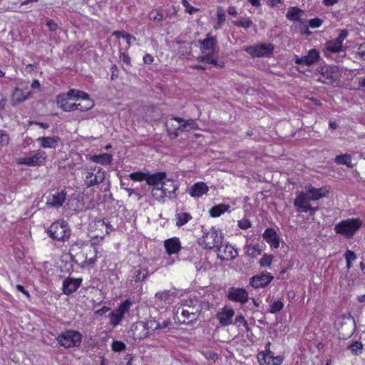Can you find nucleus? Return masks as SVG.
<instances>
[{"label": "nucleus", "mask_w": 365, "mask_h": 365, "mask_svg": "<svg viewBox=\"0 0 365 365\" xmlns=\"http://www.w3.org/2000/svg\"><path fill=\"white\" fill-rule=\"evenodd\" d=\"M215 55H211L210 58H205V63L212 64L217 68H222L225 67V62L223 61H219L214 57Z\"/></svg>", "instance_id": "49"}, {"label": "nucleus", "mask_w": 365, "mask_h": 365, "mask_svg": "<svg viewBox=\"0 0 365 365\" xmlns=\"http://www.w3.org/2000/svg\"><path fill=\"white\" fill-rule=\"evenodd\" d=\"M167 177L165 172H157L153 174L147 173L145 181L147 185L154 187H159Z\"/></svg>", "instance_id": "22"}, {"label": "nucleus", "mask_w": 365, "mask_h": 365, "mask_svg": "<svg viewBox=\"0 0 365 365\" xmlns=\"http://www.w3.org/2000/svg\"><path fill=\"white\" fill-rule=\"evenodd\" d=\"M309 26L308 24H307L305 20H300L297 22V25L295 26V30L300 33L301 34L302 32L306 30L307 27Z\"/></svg>", "instance_id": "57"}, {"label": "nucleus", "mask_w": 365, "mask_h": 365, "mask_svg": "<svg viewBox=\"0 0 365 365\" xmlns=\"http://www.w3.org/2000/svg\"><path fill=\"white\" fill-rule=\"evenodd\" d=\"M329 190L326 187L315 188L312 185H309L307 188V194L311 201L318 200L327 196Z\"/></svg>", "instance_id": "24"}, {"label": "nucleus", "mask_w": 365, "mask_h": 365, "mask_svg": "<svg viewBox=\"0 0 365 365\" xmlns=\"http://www.w3.org/2000/svg\"><path fill=\"white\" fill-rule=\"evenodd\" d=\"M182 306H184L187 309L192 313V319H190V320L187 322V324H192L194 322L197 320L199 318V304L198 298L197 297L183 299L182 301Z\"/></svg>", "instance_id": "16"}, {"label": "nucleus", "mask_w": 365, "mask_h": 365, "mask_svg": "<svg viewBox=\"0 0 365 365\" xmlns=\"http://www.w3.org/2000/svg\"><path fill=\"white\" fill-rule=\"evenodd\" d=\"M202 354L206 359L213 361L214 362L218 359V355L214 351H202Z\"/></svg>", "instance_id": "58"}, {"label": "nucleus", "mask_w": 365, "mask_h": 365, "mask_svg": "<svg viewBox=\"0 0 365 365\" xmlns=\"http://www.w3.org/2000/svg\"><path fill=\"white\" fill-rule=\"evenodd\" d=\"M323 23H324L323 19L317 17V18H314V19L309 20L308 25L309 27H311L312 29H317V28L320 27Z\"/></svg>", "instance_id": "54"}, {"label": "nucleus", "mask_w": 365, "mask_h": 365, "mask_svg": "<svg viewBox=\"0 0 365 365\" xmlns=\"http://www.w3.org/2000/svg\"><path fill=\"white\" fill-rule=\"evenodd\" d=\"M9 135L0 130V145L6 146L9 143Z\"/></svg>", "instance_id": "59"}, {"label": "nucleus", "mask_w": 365, "mask_h": 365, "mask_svg": "<svg viewBox=\"0 0 365 365\" xmlns=\"http://www.w3.org/2000/svg\"><path fill=\"white\" fill-rule=\"evenodd\" d=\"M262 237L271 247L277 249L279 247L280 238L274 228H267L263 232Z\"/></svg>", "instance_id": "20"}, {"label": "nucleus", "mask_w": 365, "mask_h": 365, "mask_svg": "<svg viewBox=\"0 0 365 365\" xmlns=\"http://www.w3.org/2000/svg\"><path fill=\"white\" fill-rule=\"evenodd\" d=\"M69 98V96L66 95L65 93L58 94L56 97V104L58 107L65 112H71L75 110L84 112L89 110L94 106V102L93 100H88L83 103H70L68 102Z\"/></svg>", "instance_id": "2"}, {"label": "nucleus", "mask_w": 365, "mask_h": 365, "mask_svg": "<svg viewBox=\"0 0 365 365\" xmlns=\"http://www.w3.org/2000/svg\"><path fill=\"white\" fill-rule=\"evenodd\" d=\"M173 120L178 123V125L177 126L174 125L173 123L170 125L175 130H178L179 132H188L185 119L180 117H173L170 119L168 123H170Z\"/></svg>", "instance_id": "37"}, {"label": "nucleus", "mask_w": 365, "mask_h": 365, "mask_svg": "<svg viewBox=\"0 0 365 365\" xmlns=\"http://www.w3.org/2000/svg\"><path fill=\"white\" fill-rule=\"evenodd\" d=\"M273 255H268L264 254L263 255L262 257L259 260V265L262 267H270L273 260Z\"/></svg>", "instance_id": "50"}, {"label": "nucleus", "mask_w": 365, "mask_h": 365, "mask_svg": "<svg viewBox=\"0 0 365 365\" xmlns=\"http://www.w3.org/2000/svg\"><path fill=\"white\" fill-rule=\"evenodd\" d=\"M222 235H219L218 230L212 227L209 230H203V235L199 239L200 245L205 249L217 248L222 244Z\"/></svg>", "instance_id": "6"}, {"label": "nucleus", "mask_w": 365, "mask_h": 365, "mask_svg": "<svg viewBox=\"0 0 365 365\" xmlns=\"http://www.w3.org/2000/svg\"><path fill=\"white\" fill-rule=\"evenodd\" d=\"M274 279V277L268 272H262L252 277L250 279V285L255 288L266 287Z\"/></svg>", "instance_id": "12"}, {"label": "nucleus", "mask_w": 365, "mask_h": 365, "mask_svg": "<svg viewBox=\"0 0 365 365\" xmlns=\"http://www.w3.org/2000/svg\"><path fill=\"white\" fill-rule=\"evenodd\" d=\"M112 350L115 352H120L125 349V344L121 341H113L111 345Z\"/></svg>", "instance_id": "52"}, {"label": "nucleus", "mask_w": 365, "mask_h": 365, "mask_svg": "<svg viewBox=\"0 0 365 365\" xmlns=\"http://www.w3.org/2000/svg\"><path fill=\"white\" fill-rule=\"evenodd\" d=\"M198 304H199V317L204 313L205 311H208L210 308L212 307L213 304L208 301L201 300L198 298Z\"/></svg>", "instance_id": "47"}, {"label": "nucleus", "mask_w": 365, "mask_h": 365, "mask_svg": "<svg viewBox=\"0 0 365 365\" xmlns=\"http://www.w3.org/2000/svg\"><path fill=\"white\" fill-rule=\"evenodd\" d=\"M132 305V302L129 299H126L123 302H122L115 310L120 315L123 316L126 312H128Z\"/></svg>", "instance_id": "46"}, {"label": "nucleus", "mask_w": 365, "mask_h": 365, "mask_svg": "<svg viewBox=\"0 0 365 365\" xmlns=\"http://www.w3.org/2000/svg\"><path fill=\"white\" fill-rule=\"evenodd\" d=\"M187 128L188 131L190 130H195L199 128L197 123H196L195 120L194 119H188L185 120Z\"/></svg>", "instance_id": "62"}, {"label": "nucleus", "mask_w": 365, "mask_h": 365, "mask_svg": "<svg viewBox=\"0 0 365 365\" xmlns=\"http://www.w3.org/2000/svg\"><path fill=\"white\" fill-rule=\"evenodd\" d=\"M153 11L149 14V17L152 19L154 21L160 22L163 20V14L160 11H157L156 14L152 16Z\"/></svg>", "instance_id": "64"}, {"label": "nucleus", "mask_w": 365, "mask_h": 365, "mask_svg": "<svg viewBox=\"0 0 365 365\" xmlns=\"http://www.w3.org/2000/svg\"><path fill=\"white\" fill-rule=\"evenodd\" d=\"M150 329L153 331L159 329V322L154 319H150L145 322H138L134 323L130 327V336L135 340H141L148 337Z\"/></svg>", "instance_id": "3"}, {"label": "nucleus", "mask_w": 365, "mask_h": 365, "mask_svg": "<svg viewBox=\"0 0 365 365\" xmlns=\"http://www.w3.org/2000/svg\"><path fill=\"white\" fill-rule=\"evenodd\" d=\"M230 206L226 204H220L212 207L209 213L212 217H217L230 209Z\"/></svg>", "instance_id": "33"}, {"label": "nucleus", "mask_w": 365, "mask_h": 365, "mask_svg": "<svg viewBox=\"0 0 365 365\" xmlns=\"http://www.w3.org/2000/svg\"><path fill=\"white\" fill-rule=\"evenodd\" d=\"M334 162L338 165H346L348 168H353L354 165L351 163V155L350 154H342L336 155Z\"/></svg>", "instance_id": "35"}, {"label": "nucleus", "mask_w": 365, "mask_h": 365, "mask_svg": "<svg viewBox=\"0 0 365 365\" xmlns=\"http://www.w3.org/2000/svg\"><path fill=\"white\" fill-rule=\"evenodd\" d=\"M363 348H364L363 344L358 341H352L347 346V349L349 350L350 352L355 356L360 355L362 353Z\"/></svg>", "instance_id": "39"}, {"label": "nucleus", "mask_w": 365, "mask_h": 365, "mask_svg": "<svg viewBox=\"0 0 365 365\" xmlns=\"http://www.w3.org/2000/svg\"><path fill=\"white\" fill-rule=\"evenodd\" d=\"M320 58L319 52L315 49L309 51L307 55L299 57L297 55L294 56V63L297 65H306L311 66L317 63Z\"/></svg>", "instance_id": "13"}, {"label": "nucleus", "mask_w": 365, "mask_h": 365, "mask_svg": "<svg viewBox=\"0 0 365 365\" xmlns=\"http://www.w3.org/2000/svg\"><path fill=\"white\" fill-rule=\"evenodd\" d=\"M65 93L69 96V98H73L77 99L81 98L84 101L91 100L89 97V95L87 93L80 90L70 89L67 93Z\"/></svg>", "instance_id": "36"}, {"label": "nucleus", "mask_w": 365, "mask_h": 365, "mask_svg": "<svg viewBox=\"0 0 365 365\" xmlns=\"http://www.w3.org/2000/svg\"><path fill=\"white\" fill-rule=\"evenodd\" d=\"M161 187L167 197L170 200L177 197L176 190L179 187V185L177 181H175L172 178H167L166 177L162 183Z\"/></svg>", "instance_id": "18"}, {"label": "nucleus", "mask_w": 365, "mask_h": 365, "mask_svg": "<svg viewBox=\"0 0 365 365\" xmlns=\"http://www.w3.org/2000/svg\"><path fill=\"white\" fill-rule=\"evenodd\" d=\"M362 223V220L359 218H349L336 224L334 231L336 234L351 238L360 229Z\"/></svg>", "instance_id": "4"}, {"label": "nucleus", "mask_w": 365, "mask_h": 365, "mask_svg": "<svg viewBox=\"0 0 365 365\" xmlns=\"http://www.w3.org/2000/svg\"><path fill=\"white\" fill-rule=\"evenodd\" d=\"M349 32L346 29H341L339 31V34L337 38H336L334 40L338 42L339 44L343 45V41L346 39V38L348 36Z\"/></svg>", "instance_id": "56"}, {"label": "nucleus", "mask_w": 365, "mask_h": 365, "mask_svg": "<svg viewBox=\"0 0 365 365\" xmlns=\"http://www.w3.org/2000/svg\"><path fill=\"white\" fill-rule=\"evenodd\" d=\"M108 317L110 318V324L113 327L119 324L122 319L124 318V317L120 315L118 312H117L115 309L110 312Z\"/></svg>", "instance_id": "45"}, {"label": "nucleus", "mask_w": 365, "mask_h": 365, "mask_svg": "<svg viewBox=\"0 0 365 365\" xmlns=\"http://www.w3.org/2000/svg\"><path fill=\"white\" fill-rule=\"evenodd\" d=\"M164 246L166 252L170 255L177 254L181 248L180 242L177 237L166 240L164 242Z\"/></svg>", "instance_id": "26"}, {"label": "nucleus", "mask_w": 365, "mask_h": 365, "mask_svg": "<svg viewBox=\"0 0 365 365\" xmlns=\"http://www.w3.org/2000/svg\"><path fill=\"white\" fill-rule=\"evenodd\" d=\"M45 161V153L41 150L36 151L33 156L20 158L17 159L18 164L26 165L28 166H39L43 165Z\"/></svg>", "instance_id": "11"}, {"label": "nucleus", "mask_w": 365, "mask_h": 365, "mask_svg": "<svg viewBox=\"0 0 365 365\" xmlns=\"http://www.w3.org/2000/svg\"><path fill=\"white\" fill-rule=\"evenodd\" d=\"M82 282L81 278H71L67 277L62 284V291L63 294L70 295L75 292L81 286Z\"/></svg>", "instance_id": "19"}, {"label": "nucleus", "mask_w": 365, "mask_h": 365, "mask_svg": "<svg viewBox=\"0 0 365 365\" xmlns=\"http://www.w3.org/2000/svg\"><path fill=\"white\" fill-rule=\"evenodd\" d=\"M302 13L303 11L298 7H290L286 14V17L290 21L298 22L299 21L302 20L300 15Z\"/></svg>", "instance_id": "32"}, {"label": "nucleus", "mask_w": 365, "mask_h": 365, "mask_svg": "<svg viewBox=\"0 0 365 365\" xmlns=\"http://www.w3.org/2000/svg\"><path fill=\"white\" fill-rule=\"evenodd\" d=\"M274 45L272 43H259L244 47V51L253 58L271 57L274 52Z\"/></svg>", "instance_id": "9"}, {"label": "nucleus", "mask_w": 365, "mask_h": 365, "mask_svg": "<svg viewBox=\"0 0 365 365\" xmlns=\"http://www.w3.org/2000/svg\"><path fill=\"white\" fill-rule=\"evenodd\" d=\"M149 272L147 268H138L133 272V279L135 282H143L148 276Z\"/></svg>", "instance_id": "38"}, {"label": "nucleus", "mask_w": 365, "mask_h": 365, "mask_svg": "<svg viewBox=\"0 0 365 365\" xmlns=\"http://www.w3.org/2000/svg\"><path fill=\"white\" fill-rule=\"evenodd\" d=\"M37 141L40 143V145L43 148H56L59 142L61 141V138L58 136L53 137H39L37 139Z\"/></svg>", "instance_id": "28"}, {"label": "nucleus", "mask_w": 365, "mask_h": 365, "mask_svg": "<svg viewBox=\"0 0 365 365\" xmlns=\"http://www.w3.org/2000/svg\"><path fill=\"white\" fill-rule=\"evenodd\" d=\"M208 191V187L203 182H198L195 183L190 189L189 194L192 197H200L202 195L207 193Z\"/></svg>", "instance_id": "29"}, {"label": "nucleus", "mask_w": 365, "mask_h": 365, "mask_svg": "<svg viewBox=\"0 0 365 365\" xmlns=\"http://www.w3.org/2000/svg\"><path fill=\"white\" fill-rule=\"evenodd\" d=\"M309 195L304 192H299L297 193L296 198L294 200V205L297 208L298 212H305V210L307 207V205H309Z\"/></svg>", "instance_id": "23"}, {"label": "nucleus", "mask_w": 365, "mask_h": 365, "mask_svg": "<svg viewBox=\"0 0 365 365\" xmlns=\"http://www.w3.org/2000/svg\"><path fill=\"white\" fill-rule=\"evenodd\" d=\"M238 226L242 230H246L252 227V223L249 220L244 219L238 221Z\"/></svg>", "instance_id": "63"}, {"label": "nucleus", "mask_w": 365, "mask_h": 365, "mask_svg": "<svg viewBox=\"0 0 365 365\" xmlns=\"http://www.w3.org/2000/svg\"><path fill=\"white\" fill-rule=\"evenodd\" d=\"M31 95V91L28 87L20 88L16 87L11 94V101L13 104H17L27 100Z\"/></svg>", "instance_id": "21"}, {"label": "nucleus", "mask_w": 365, "mask_h": 365, "mask_svg": "<svg viewBox=\"0 0 365 365\" xmlns=\"http://www.w3.org/2000/svg\"><path fill=\"white\" fill-rule=\"evenodd\" d=\"M246 255L251 257L252 258H255L258 255L261 254V249L258 245H250L245 247Z\"/></svg>", "instance_id": "43"}, {"label": "nucleus", "mask_w": 365, "mask_h": 365, "mask_svg": "<svg viewBox=\"0 0 365 365\" xmlns=\"http://www.w3.org/2000/svg\"><path fill=\"white\" fill-rule=\"evenodd\" d=\"M58 344L66 349L78 347L82 341V335L75 330H66L57 337Z\"/></svg>", "instance_id": "7"}, {"label": "nucleus", "mask_w": 365, "mask_h": 365, "mask_svg": "<svg viewBox=\"0 0 365 365\" xmlns=\"http://www.w3.org/2000/svg\"><path fill=\"white\" fill-rule=\"evenodd\" d=\"M176 297L175 292L171 290H164L163 292H157L155 295L156 299L163 302H168L171 301L174 297Z\"/></svg>", "instance_id": "34"}, {"label": "nucleus", "mask_w": 365, "mask_h": 365, "mask_svg": "<svg viewBox=\"0 0 365 365\" xmlns=\"http://www.w3.org/2000/svg\"><path fill=\"white\" fill-rule=\"evenodd\" d=\"M152 196L154 199L158 202H165V197H167L165 193L163 191L162 187H154L151 190Z\"/></svg>", "instance_id": "40"}, {"label": "nucleus", "mask_w": 365, "mask_h": 365, "mask_svg": "<svg viewBox=\"0 0 365 365\" xmlns=\"http://www.w3.org/2000/svg\"><path fill=\"white\" fill-rule=\"evenodd\" d=\"M346 48L342 44H339L334 39L328 41L324 45V53L326 56H330L336 61H341L346 56Z\"/></svg>", "instance_id": "8"}, {"label": "nucleus", "mask_w": 365, "mask_h": 365, "mask_svg": "<svg viewBox=\"0 0 365 365\" xmlns=\"http://www.w3.org/2000/svg\"><path fill=\"white\" fill-rule=\"evenodd\" d=\"M47 235L53 240L64 242L71 235V230L68 223L64 220L53 222L46 230Z\"/></svg>", "instance_id": "1"}, {"label": "nucleus", "mask_w": 365, "mask_h": 365, "mask_svg": "<svg viewBox=\"0 0 365 365\" xmlns=\"http://www.w3.org/2000/svg\"><path fill=\"white\" fill-rule=\"evenodd\" d=\"M105 177V172L100 168H98L96 172L93 175V178H91L90 180H85V184L88 187L98 185L103 182Z\"/></svg>", "instance_id": "30"}, {"label": "nucleus", "mask_w": 365, "mask_h": 365, "mask_svg": "<svg viewBox=\"0 0 365 365\" xmlns=\"http://www.w3.org/2000/svg\"><path fill=\"white\" fill-rule=\"evenodd\" d=\"M217 20L214 25V29L216 30L220 29L226 20L225 14L221 6L217 8Z\"/></svg>", "instance_id": "42"}, {"label": "nucleus", "mask_w": 365, "mask_h": 365, "mask_svg": "<svg viewBox=\"0 0 365 365\" xmlns=\"http://www.w3.org/2000/svg\"><path fill=\"white\" fill-rule=\"evenodd\" d=\"M284 307V304L282 302L277 300L274 302L269 308V312L272 314H277L280 312Z\"/></svg>", "instance_id": "51"}, {"label": "nucleus", "mask_w": 365, "mask_h": 365, "mask_svg": "<svg viewBox=\"0 0 365 365\" xmlns=\"http://www.w3.org/2000/svg\"><path fill=\"white\" fill-rule=\"evenodd\" d=\"M88 245V241H85L83 240H77L71 245V250H74L76 248L81 249L84 246H87Z\"/></svg>", "instance_id": "55"}, {"label": "nucleus", "mask_w": 365, "mask_h": 365, "mask_svg": "<svg viewBox=\"0 0 365 365\" xmlns=\"http://www.w3.org/2000/svg\"><path fill=\"white\" fill-rule=\"evenodd\" d=\"M346 261H350L352 262L356 259V255L352 250H347L344 255Z\"/></svg>", "instance_id": "61"}, {"label": "nucleus", "mask_w": 365, "mask_h": 365, "mask_svg": "<svg viewBox=\"0 0 365 365\" xmlns=\"http://www.w3.org/2000/svg\"><path fill=\"white\" fill-rule=\"evenodd\" d=\"M257 359L260 365H280L283 361L281 356H274L273 352L259 353Z\"/></svg>", "instance_id": "17"}, {"label": "nucleus", "mask_w": 365, "mask_h": 365, "mask_svg": "<svg viewBox=\"0 0 365 365\" xmlns=\"http://www.w3.org/2000/svg\"><path fill=\"white\" fill-rule=\"evenodd\" d=\"M233 24L237 26L244 29H248L254 25L253 21L250 18L241 17L239 20L233 21Z\"/></svg>", "instance_id": "44"}, {"label": "nucleus", "mask_w": 365, "mask_h": 365, "mask_svg": "<svg viewBox=\"0 0 365 365\" xmlns=\"http://www.w3.org/2000/svg\"><path fill=\"white\" fill-rule=\"evenodd\" d=\"M181 315L184 318L183 321L180 322L181 324H187L186 319L190 321V319H192V313L187 309L184 306H182L181 307Z\"/></svg>", "instance_id": "53"}, {"label": "nucleus", "mask_w": 365, "mask_h": 365, "mask_svg": "<svg viewBox=\"0 0 365 365\" xmlns=\"http://www.w3.org/2000/svg\"><path fill=\"white\" fill-rule=\"evenodd\" d=\"M234 314L235 312L232 309L224 308L221 312L217 314V319L222 326H227L232 324Z\"/></svg>", "instance_id": "25"}, {"label": "nucleus", "mask_w": 365, "mask_h": 365, "mask_svg": "<svg viewBox=\"0 0 365 365\" xmlns=\"http://www.w3.org/2000/svg\"><path fill=\"white\" fill-rule=\"evenodd\" d=\"M227 297L230 301L244 304L248 301L249 295L245 289L232 287L228 289Z\"/></svg>", "instance_id": "10"}, {"label": "nucleus", "mask_w": 365, "mask_h": 365, "mask_svg": "<svg viewBox=\"0 0 365 365\" xmlns=\"http://www.w3.org/2000/svg\"><path fill=\"white\" fill-rule=\"evenodd\" d=\"M217 257L221 260L228 261L235 259L238 252L230 245H222V243L217 247Z\"/></svg>", "instance_id": "14"}, {"label": "nucleus", "mask_w": 365, "mask_h": 365, "mask_svg": "<svg viewBox=\"0 0 365 365\" xmlns=\"http://www.w3.org/2000/svg\"><path fill=\"white\" fill-rule=\"evenodd\" d=\"M91 160L96 163L102 165L110 164L113 160V155L110 153H103L100 155H94L91 158Z\"/></svg>", "instance_id": "31"}, {"label": "nucleus", "mask_w": 365, "mask_h": 365, "mask_svg": "<svg viewBox=\"0 0 365 365\" xmlns=\"http://www.w3.org/2000/svg\"><path fill=\"white\" fill-rule=\"evenodd\" d=\"M66 196L67 192L65 189L61 191L56 190L46 197V204L50 207L58 208L63 205Z\"/></svg>", "instance_id": "15"}, {"label": "nucleus", "mask_w": 365, "mask_h": 365, "mask_svg": "<svg viewBox=\"0 0 365 365\" xmlns=\"http://www.w3.org/2000/svg\"><path fill=\"white\" fill-rule=\"evenodd\" d=\"M175 216L177 219L176 226L178 227L185 225L192 219L191 215L187 212H180L176 214Z\"/></svg>", "instance_id": "41"}, {"label": "nucleus", "mask_w": 365, "mask_h": 365, "mask_svg": "<svg viewBox=\"0 0 365 365\" xmlns=\"http://www.w3.org/2000/svg\"><path fill=\"white\" fill-rule=\"evenodd\" d=\"M202 48L205 51H210L209 53L215 55L218 53V49H216L217 39L215 36H210V34L207 35V37L200 41Z\"/></svg>", "instance_id": "27"}, {"label": "nucleus", "mask_w": 365, "mask_h": 365, "mask_svg": "<svg viewBox=\"0 0 365 365\" xmlns=\"http://www.w3.org/2000/svg\"><path fill=\"white\" fill-rule=\"evenodd\" d=\"M113 35L114 36H115L116 38H133V40L136 39L135 36H133L129 34H127L123 31H115L113 33Z\"/></svg>", "instance_id": "60"}, {"label": "nucleus", "mask_w": 365, "mask_h": 365, "mask_svg": "<svg viewBox=\"0 0 365 365\" xmlns=\"http://www.w3.org/2000/svg\"><path fill=\"white\" fill-rule=\"evenodd\" d=\"M334 326L344 339L351 336L356 329L355 319L350 314L339 316L335 321Z\"/></svg>", "instance_id": "5"}, {"label": "nucleus", "mask_w": 365, "mask_h": 365, "mask_svg": "<svg viewBox=\"0 0 365 365\" xmlns=\"http://www.w3.org/2000/svg\"><path fill=\"white\" fill-rule=\"evenodd\" d=\"M146 175L147 173H143L140 171L133 172L129 174V178L133 181H145Z\"/></svg>", "instance_id": "48"}]
</instances>
